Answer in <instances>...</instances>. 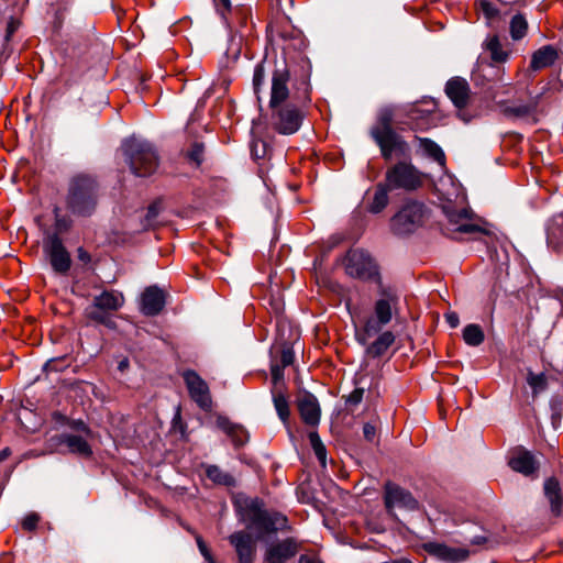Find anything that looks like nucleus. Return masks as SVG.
Wrapping results in <instances>:
<instances>
[{"label": "nucleus", "mask_w": 563, "mask_h": 563, "mask_svg": "<svg viewBox=\"0 0 563 563\" xmlns=\"http://www.w3.org/2000/svg\"><path fill=\"white\" fill-rule=\"evenodd\" d=\"M432 109H421L416 104L406 107L385 106L378 110L375 124L369 130V135L379 147L385 161L396 157H409L410 146L406 140L397 133L394 124L405 130H418L422 126L421 120L431 114Z\"/></svg>", "instance_id": "f257e3e1"}, {"label": "nucleus", "mask_w": 563, "mask_h": 563, "mask_svg": "<svg viewBox=\"0 0 563 563\" xmlns=\"http://www.w3.org/2000/svg\"><path fill=\"white\" fill-rule=\"evenodd\" d=\"M429 552L435 558L449 563L465 561L470 555V551L465 548L450 547L442 543H430Z\"/></svg>", "instance_id": "412c9836"}, {"label": "nucleus", "mask_w": 563, "mask_h": 563, "mask_svg": "<svg viewBox=\"0 0 563 563\" xmlns=\"http://www.w3.org/2000/svg\"><path fill=\"white\" fill-rule=\"evenodd\" d=\"M217 426L232 440L235 446L243 445L249 439L247 432L241 426L231 422L227 417L219 416Z\"/></svg>", "instance_id": "393cba45"}, {"label": "nucleus", "mask_w": 563, "mask_h": 563, "mask_svg": "<svg viewBox=\"0 0 563 563\" xmlns=\"http://www.w3.org/2000/svg\"><path fill=\"white\" fill-rule=\"evenodd\" d=\"M273 402L279 419L286 424L290 415L287 397L282 393H273Z\"/></svg>", "instance_id": "c9c22d12"}, {"label": "nucleus", "mask_w": 563, "mask_h": 563, "mask_svg": "<svg viewBox=\"0 0 563 563\" xmlns=\"http://www.w3.org/2000/svg\"><path fill=\"white\" fill-rule=\"evenodd\" d=\"M122 151L134 175L146 177L157 169L156 151L147 141L136 137L126 139L122 144Z\"/></svg>", "instance_id": "7ed1b4c3"}, {"label": "nucleus", "mask_w": 563, "mask_h": 563, "mask_svg": "<svg viewBox=\"0 0 563 563\" xmlns=\"http://www.w3.org/2000/svg\"><path fill=\"white\" fill-rule=\"evenodd\" d=\"M548 244L553 249H560L563 245V212L555 216L548 227Z\"/></svg>", "instance_id": "c85d7f7f"}, {"label": "nucleus", "mask_w": 563, "mask_h": 563, "mask_svg": "<svg viewBox=\"0 0 563 563\" xmlns=\"http://www.w3.org/2000/svg\"><path fill=\"white\" fill-rule=\"evenodd\" d=\"M13 32V27L11 25H9V34H11Z\"/></svg>", "instance_id": "0e129e2a"}, {"label": "nucleus", "mask_w": 563, "mask_h": 563, "mask_svg": "<svg viewBox=\"0 0 563 563\" xmlns=\"http://www.w3.org/2000/svg\"><path fill=\"white\" fill-rule=\"evenodd\" d=\"M384 501L389 514L394 508L418 509V501L411 493L390 482L385 485Z\"/></svg>", "instance_id": "4468645a"}, {"label": "nucleus", "mask_w": 563, "mask_h": 563, "mask_svg": "<svg viewBox=\"0 0 563 563\" xmlns=\"http://www.w3.org/2000/svg\"><path fill=\"white\" fill-rule=\"evenodd\" d=\"M284 368L285 367H283L279 364L272 365L271 373H272V378H273L275 384L283 378V376H284Z\"/></svg>", "instance_id": "3c124183"}, {"label": "nucleus", "mask_w": 563, "mask_h": 563, "mask_svg": "<svg viewBox=\"0 0 563 563\" xmlns=\"http://www.w3.org/2000/svg\"><path fill=\"white\" fill-rule=\"evenodd\" d=\"M217 11L221 14L223 19H227V13L231 12V1L230 0H213Z\"/></svg>", "instance_id": "a18cd8bd"}, {"label": "nucleus", "mask_w": 563, "mask_h": 563, "mask_svg": "<svg viewBox=\"0 0 563 563\" xmlns=\"http://www.w3.org/2000/svg\"><path fill=\"white\" fill-rule=\"evenodd\" d=\"M43 253L55 273L60 275L68 273L71 258L60 236L56 233H47L43 239Z\"/></svg>", "instance_id": "9b49d317"}, {"label": "nucleus", "mask_w": 563, "mask_h": 563, "mask_svg": "<svg viewBox=\"0 0 563 563\" xmlns=\"http://www.w3.org/2000/svg\"><path fill=\"white\" fill-rule=\"evenodd\" d=\"M183 377L190 398L199 408L209 411L212 407V400L208 384L195 371H186Z\"/></svg>", "instance_id": "ddd939ff"}, {"label": "nucleus", "mask_w": 563, "mask_h": 563, "mask_svg": "<svg viewBox=\"0 0 563 563\" xmlns=\"http://www.w3.org/2000/svg\"><path fill=\"white\" fill-rule=\"evenodd\" d=\"M235 13H241V15H242V22H244V21H245V19H246V11H245L244 9H238V10L235 11Z\"/></svg>", "instance_id": "680f3d73"}, {"label": "nucleus", "mask_w": 563, "mask_h": 563, "mask_svg": "<svg viewBox=\"0 0 563 563\" xmlns=\"http://www.w3.org/2000/svg\"><path fill=\"white\" fill-rule=\"evenodd\" d=\"M527 383L531 387L534 396L544 391L548 388V377L544 373L534 374L529 372L527 376Z\"/></svg>", "instance_id": "58836bf2"}, {"label": "nucleus", "mask_w": 563, "mask_h": 563, "mask_svg": "<svg viewBox=\"0 0 563 563\" xmlns=\"http://www.w3.org/2000/svg\"><path fill=\"white\" fill-rule=\"evenodd\" d=\"M445 92L457 108H463L468 100V82L461 77L452 78L446 82Z\"/></svg>", "instance_id": "5701e85b"}, {"label": "nucleus", "mask_w": 563, "mask_h": 563, "mask_svg": "<svg viewBox=\"0 0 563 563\" xmlns=\"http://www.w3.org/2000/svg\"><path fill=\"white\" fill-rule=\"evenodd\" d=\"M558 59V51L552 45H545L532 54L530 67L540 70L550 67Z\"/></svg>", "instance_id": "a878e982"}, {"label": "nucleus", "mask_w": 563, "mask_h": 563, "mask_svg": "<svg viewBox=\"0 0 563 563\" xmlns=\"http://www.w3.org/2000/svg\"><path fill=\"white\" fill-rule=\"evenodd\" d=\"M404 158L387 168L384 183L391 190L415 191L422 186L423 174L409 161L410 156Z\"/></svg>", "instance_id": "423d86ee"}, {"label": "nucleus", "mask_w": 563, "mask_h": 563, "mask_svg": "<svg viewBox=\"0 0 563 563\" xmlns=\"http://www.w3.org/2000/svg\"><path fill=\"white\" fill-rule=\"evenodd\" d=\"M310 445L322 467L327 464V449L323 445L318 432L311 431L308 435Z\"/></svg>", "instance_id": "4c0bfd02"}, {"label": "nucleus", "mask_w": 563, "mask_h": 563, "mask_svg": "<svg viewBox=\"0 0 563 563\" xmlns=\"http://www.w3.org/2000/svg\"><path fill=\"white\" fill-rule=\"evenodd\" d=\"M416 140L419 143V148L426 156L439 163L441 166H444L445 155L442 148L435 142L430 139L419 136H416Z\"/></svg>", "instance_id": "c756f323"}, {"label": "nucleus", "mask_w": 563, "mask_h": 563, "mask_svg": "<svg viewBox=\"0 0 563 563\" xmlns=\"http://www.w3.org/2000/svg\"><path fill=\"white\" fill-rule=\"evenodd\" d=\"M427 217L428 209L422 202L408 201L393 217V231L399 235L410 234L423 225Z\"/></svg>", "instance_id": "9d476101"}, {"label": "nucleus", "mask_w": 563, "mask_h": 563, "mask_svg": "<svg viewBox=\"0 0 563 563\" xmlns=\"http://www.w3.org/2000/svg\"><path fill=\"white\" fill-rule=\"evenodd\" d=\"M11 454V450L9 448H4L0 451V463L7 460Z\"/></svg>", "instance_id": "6e6d98bb"}, {"label": "nucleus", "mask_w": 563, "mask_h": 563, "mask_svg": "<svg viewBox=\"0 0 563 563\" xmlns=\"http://www.w3.org/2000/svg\"><path fill=\"white\" fill-rule=\"evenodd\" d=\"M290 79L289 71L286 67L276 68L272 76V88L269 107L287 104L290 96L288 82Z\"/></svg>", "instance_id": "dca6fc26"}, {"label": "nucleus", "mask_w": 563, "mask_h": 563, "mask_svg": "<svg viewBox=\"0 0 563 563\" xmlns=\"http://www.w3.org/2000/svg\"><path fill=\"white\" fill-rule=\"evenodd\" d=\"M38 520L40 517L36 514H29L24 517L22 521V527L24 530L32 531L36 528Z\"/></svg>", "instance_id": "c03bdc74"}, {"label": "nucleus", "mask_w": 563, "mask_h": 563, "mask_svg": "<svg viewBox=\"0 0 563 563\" xmlns=\"http://www.w3.org/2000/svg\"><path fill=\"white\" fill-rule=\"evenodd\" d=\"M509 466L515 472L521 473L525 476H531L538 472L539 462L531 452L519 449L510 457Z\"/></svg>", "instance_id": "6ab92c4d"}, {"label": "nucleus", "mask_w": 563, "mask_h": 563, "mask_svg": "<svg viewBox=\"0 0 563 563\" xmlns=\"http://www.w3.org/2000/svg\"><path fill=\"white\" fill-rule=\"evenodd\" d=\"M298 563H322L314 553H306L300 555Z\"/></svg>", "instance_id": "603ef678"}, {"label": "nucleus", "mask_w": 563, "mask_h": 563, "mask_svg": "<svg viewBox=\"0 0 563 563\" xmlns=\"http://www.w3.org/2000/svg\"><path fill=\"white\" fill-rule=\"evenodd\" d=\"M345 269L350 276L361 279H373L378 275L375 262L363 250H352L347 253Z\"/></svg>", "instance_id": "f8f14e48"}, {"label": "nucleus", "mask_w": 563, "mask_h": 563, "mask_svg": "<svg viewBox=\"0 0 563 563\" xmlns=\"http://www.w3.org/2000/svg\"><path fill=\"white\" fill-rule=\"evenodd\" d=\"M264 82H265V67H264L263 63H258L255 66L254 74H253V89H254V92L257 95L258 99H260L258 93H260L262 87L264 86Z\"/></svg>", "instance_id": "ea45409f"}, {"label": "nucleus", "mask_w": 563, "mask_h": 563, "mask_svg": "<svg viewBox=\"0 0 563 563\" xmlns=\"http://www.w3.org/2000/svg\"><path fill=\"white\" fill-rule=\"evenodd\" d=\"M483 10L487 15H494L497 13V10L493 8V5L489 2L484 1L482 3Z\"/></svg>", "instance_id": "5fc2aeb1"}, {"label": "nucleus", "mask_w": 563, "mask_h": 563, "mask_svg": "<svg viewBox=\"0 0 563 563\" xmlns=\"http://www.w3.org/2000/svg\"><path fill=\"white\" fill-rule=\"evenodd\" d=\"M124 303V297L117 290H104L95 296L92 303L85 309L86 317L108 328H113L114 322L109 313L119 310Z\"/></svg>", "instance_id": "1a4fd4ad"}, {"label": "nucleus", "mask_w": 563, "mask_h": 563, "mask_svg": "<svg viewBox=\"0 0 563 563\" xmlns=\"http://www.w3.org/2000/svg\"><path fill=\"white\" fill-rule=\"evenodd\" d=\"M463 339L466 344L477 346L484 341V332L477 324H467L463 330Z\"/></svg>", "instance_id": "f704fd0d"}, {"label": "nucleus", "mask_w": 563, "mask_h": 563, "mask_svg": "<svg viewBox=\"0 0 563 563\" xmlns=\"http://www.w3.org/2000/svg\"><path fill=\"white\" fill-rule=\"evenodd\" d=\"M79 426L81 427L82 430H87L86 426L84 424V422H79Z\"/></svg>", "instance_id": "e2e57ef3"}, {"label": "nucleus", "mask_w": 563, "mask_h": 563, "mask_svg": "<svg viewBox=\"0 0 563 563\" xmlns=\"http://www.w3.org/2000/svg\"><path fill=\"white\" fill-rule=\"evenodd\" d=\"M129 366V361L126 358L122 360L120 363H119V369L120 371H124L126 367Z\"/></svg>", "instance_id": "bf43d9fd"}, {"label": "nucleus", "mask_w": 563, "mask_h": 563, "mask_svg": "<svg viewBox=\"0 0 563 563\" xmlns=\"http://www.w3.org/2000/svg\"><path fill=\"white\" fill-rule=\"evenodd\" d=\"M363 434L367 441L373 442L375 439V435H376L375 426H373L371 423H365L363 427Z\"/></svg>", "instance_id": "8fccbe9b"}, {"label": "nucleus", "mask_w": 563, "mask_h": 563, "mask_svg": "<svg viewBox=\"0 0 563 563\" xmlns=\"http://www.w3.org/2000/svg\"><path fill=\"white\" fill-rule=\"evenodd\" d=\"M244 520L247 528L253 529L261 539L265 534L275 533L287 525V518L279 512H269L262 508L257 499L251 500L244 511Z\"/></svg>", "instance_id": "20e7f679"}, {"label": "nucleus", "mask_w": 563, "mask_h": 563, "mask_svg": "<svg viewBox=\"0 0 563 563\" xmlns=\"http://www.w3.org/2000/svg\"><path fill=\"white\" fill-rule=\"evenodd\" d=\"M395 342V335L390 331L380 333L374 342L364 344L366 354L373 358L384 355Z\"/></svg>", "instance_id": "cd10ccee"}, {"label": "nucleus", "mask_w": 563, "mask_h": 563, "mask_svg": "<svg viewBox=\"0 0 563 563\" xmlns=\"http://www.w3.org/2000/svg\"><path fill=\"white\" fill-rule=\"evenodd\" d=\"M99 185L87 174L75 175L68 184L66 205L78 217H90L98 205Z\"/></svg>", "instance_id": "f03ea898"}, {"label": "nucleus", "mask_w": 563, "mask_h": 563, "mask_svg": "<svg viewBox=\"0 0 563 563\" xmlns=\"http://www.w3.org/2000/svg\"><path fill=\"white\" fill-rule=\"evenodd\" d=\"M203 152L205 146L201 143H194L188 152V157L190 161L195 162L197 165H200L203 161Z\"/></svg>", "instance_id": "79ce46f5"}, {"label": "nucleus", "mask_w": 563, "mask_h": 563, "mask_svg": "<svg viewBox=\"0 0 563 563\" xmlns=\"http://www.w3.org/2000/svg\"><path fill=\"white\" fill-rule=\"evenodd\" d=\"M295 354L290 347H285L280 354V364L283 367H287L294 363Z\"/></svg>", "instance_id": "49530a36"}, {"label": "nucleus", "mask_w": 563, "mask_h": 563, "mask_svg": "<svg viewBox=\"0 0 563 563\" xmlns=\"http://www.w3.org/2000/svg\"><path fill=\"white\" fill-rule=\"evenodd\" d=\"M389 191H391V189L385 183H379L376 186L373 200L368 206V211L372 213H379L380 211H383L388 205Z\"/></svg>", "instance_id": "7c9ffc66"}, {"label": "nucleus", "mask_w": 563, "mask_h": 563, "mask_svg": "<svg viewBox=\"0 0 563 563\" xmlns=\"http://www.w3.org/2000/svg\"><path fill=\"white\" fill-rule=\"evenodd\" d=\"M301 543L295 538H286L267 545L265 561L268 563H285L296 556Z\"/></svg>", "instance_id": "2eb2a0df"}, {"label": "nucleus", "mask_w": 563, "mask_h": 563, "mask_svg": "<svg viewBox=\"0 0 563 563\" xmlns=\"http://www.w3.org/2000/svg\"><path fill=\"white\" fill-rule=\"evenodd\" d=\"M448 224L445 234L452 239H460L462 235H475L485 233V230L473 222V213L465 207H457L452 202L442 206Z\"/></svg>", "instance_id": "0eeeda50"}, {"label": "nucleus", "mask_w": 563, "mask_h": 563, "mask_svg": "<svg viewBox=\"0 0 563 563\" xmlns=\"http://www.w3.org/2000/svg\"><path fill=\"white\" fill-rule=\"evenodd\" d=\"M59 443L66 445L70 453L77 454L79 456L89 457L92 454L91 446L80 435L62 434Z\"/></svg>", "instance_id": "bb28decb"}, {"label": "nucleus", "mask_w": 563, "mask_h": 563, "mask_svg": "<svg viewBox=\"0 0 563 563\" xmlns=\"http://www.w3.org/2000/svg\"><path fill=\"white\" fill-rule=\"evenodd\" d=\"M78 253H79V258H80L81 261H85V262H86V261H89V260H90L89 254H88L87 252H85L82 249H79V250H78Z\"/></svg>", "instance_id": "13d9d810"}, {"label": "nucleus", "mask_w": 563, "mask_h": 563, "mask_svg": "<svg viewBox=\"0 0 563 563\" xmlns=\"http://www.w3.org/2000/svg\"><path fill=\"white\" fill-rule=\"evenodd\" d=\"M54 227L55 231L53 233H56L59 236L62 233H65L70 229L71 220L66 216L56 213Z\"/></svg>", "instance_id": "a19ab883"}, {"label": "nucleus", "mask_w": 563, "mask_h": 563, "mask_svg": "<svg viewBox=\"0 0 563 563\" xmlns=\"http://www.w3.org/2000/svg\"><path fill=\"white\" fill-rule=\"evenodd\" d=\"M197 544H198L200 553L206 559V561H208L209 563H216L208 547L206 545V543L203 542V540L200 537H197Z\"/></svg>", "instance_id": "09e8293b"}, {"label": "nucleus", "mask_w": 563, "mask_h": 563, "mask_svg": "<svg viewBox=\"0 0 563 563\" xmlns=\"http://www.w3.org/2000/svg\"><path fill=\"white\" fill-rule=\"evenodd\" d=\"M445 320L451 328H456L460 324V318L456 312L445 313Z\"/></svg>", "instance_id": "864d4df0"}, {"label": "nucleus", "mask_w": 563, "mask_h": 563, "mask_svg": "<svg viewBox=\"0 0 563 563\" xmlns=\"http://www.w3.org/2000/svg\"><path fill=\"white\" fill-rule=\"evenodd\" d=\"M485 541H486V539H485L484 537H476V538H474V539H473V541H472V542H473L474 544H482V543H484Z\"/></svg>", "instance_id": "052dcab7"}, {"label": "nucleus", "mask_w": 563, "mask_h": 563, "mask_svg": "<svg viewBox=\"0 0 563 563\" xmlns=\"http://www.w3.org/2000/svg\"><path fill=\"white\" fill-rule=\"evenodd\" d=\"M485 47L489 52L494 62L504 63L508 58V53L503 49L501 43L497 35L488 37L485 42Z\"/></svg>", "instance_id": "473e14b6"}, {"label": "nucleus", "mask_w": 563, "mask_h": 563, "mask_svg": "<svg viewBox=\"0 0 563 563\" xmlns=\"http://www.w3.org/2000/svg\"><path fill=\"white\" fill-rule=\"evenodd\" d=\"M543 494L550 505L553 516H560L563 510V492L555 477L547 478L543 484Z\"/></svg>", "instance_id": "4be33fe9"}, {"label": "nucleus", "mask_w": 563, "mask_h": 563, "mask_svg": "<svg viewBox=\"0 0 563 563\" xmlns=\"http://www.w3.org/2000/svg\"><path fill=\"white\" fill-rule=\"evenodd\" d=\"M161 211V202H153L148 206L146 214H145V227H153L155 223V219L157 218Z\"/></svg>", "instance_id": "37998d69"}, {"label": "nucleus", "mask_w": 563, "mask_h": 563, "mask_svg": "<svg viewBox=\"0 0 563 563\" xmlns=\"http://www.w3.org/2000/svg\"><path fill=\"white\" fill-rule=\"evenodd\" d=\"M363 395H364V389L363 388H355L346 398V404L349 405H353V406H356L358 405L362 399H363Z\"/></svg>", "instance_id": "de8ad7c7"}, {"label": "nucleus", "mask_w": 563, "mask_h": 563, "mask_svg": "<svg viewBox=\"0 0 563 563\" xmlns=\"http://www.w3.org/2000/svg\"><path fill=\"white\" fill-rule=\"evenodd\" d=\"M310 445L322 467L327 464V449L323 445L318 432L311 431L308 435Z\"/></svg>", "instance_id": "e433bc0d"}, {"label": "nucleus", "mask_w": 563, "mask_h": 563, "mask_svg": "<svg viewBox=\"0 0 563 563\" xmlns=\"http://www.w3.org/2000/svg\"><path fill=\"white\" fill-rule=\"evenodd\" d=\"M229 542L236 552L239 563H254L256 544L250 533L236 531L229 537Z\"/></svg>", "instance_id": "f3484780"}, {"label": "nucleus", "mask_w": 563, "mask_h": 563, "mask_svg": "<svg viewBox=\"0 0 563 563\" xmlns=\"http://www.w3.org/2000/svg\"><path fill=\"white\" fill-rule=\"evenodd\" d=\"M302 85L305 86L303 92H302V99L309 100V85L307 81H303Z\"/></svg>", "instance_id": "4d7b16f0"}, {"label": "nucleus", "mask_w": 563, "mask_h": 563, "mask_svg": "<svg viewBox=\"0 0 563 563\" xmlns=\"http://www.w3.org/2000/svg\"><path fill=\"white\" fill-rule=\"evenodd\" d=\"M298 411L302 421L308 426H317L320 421V406L318 399L309 393L298 398Z\"/></svg>", "instance_id": "a211bd4d"}, {"label": "nucleus", "mask_w": 563, "mask_h": 563, "mask_svg": "<svg viewBox=\"0 0 563 563\" xmlns=\"http://www.w3.org/2000/svg\"><path fill=\"white\" fill-rule=\"evenodd\" d=\"M540 96L534 97L528 103H519L514 106H508L504 109V113L507 117H512L517 119H526L531 122H537V108L539 103Z\"/></svg>", "instance_id": "b1692460"}, {"label": "nucleus", "mask_w": 563, "mask_h": 563, "mask_svg": "<svg viewBox=\"0 0 563 563\" xmlns=\"http://www.w3.org/2000/svg\"><path fill=\"white\" fill-rule=\"evenodd\" d=\"M165 305V295L156 286L147 287L142 294L141 310L145 316L158 314Z\"/></svg>", "instance_id": "aec40b11"}, {"label": "nucleus", "mask_w": 563, "mask_h": 563, "mask_svg": "<svg viewBox=\"0 0 563 563\" xmlns=\"http://www.w3.org/2000/svg\"><path fill=\"white\" fill-rule=\"evenodd\" d=\"M509 31L514 41H519L526 36L528 31V22L521 13H517L511 18Z\"/></svg>", "instance_id": "72a5a7b5"}, {"label": "nucleus", "mask_w": 563, "mask_h": 563, "mask_svg": "<svg viewBox=\"0 0 563 563\" xmlns=\"http://www.w3.org/2000/svg\"><path fill=\"white\" fill-rule=\"evenodd\" d=\"M396 305L397 297L389 291H383L382 298L375 302L374 314L367 318L363 330L356 332L357 342L366 344L371 338L378 334L383 327L390 322Z\"/></svg>", "instance_id": "39448f33"}, {"label": "nucleus", "mask_w": 563, "mask_h": 563, "mask_svg": "<svg viewBox=\"0 0 563 563\" xmlns=\"http://www.w3.org/2000/svg\"><path fill=\"white\" fill-rule=\"evenodd\" d=\"M206 475L217 485L227 487L235 486V478L231 474L222 471L218 465H207Z\"/></svg>", "instance_id": "2f4dec72"}, {"label": "nucleus", "mask_w": 563, "mask_h": 563, "mask_svg": "<svg viewBox=\"0 0 563 563\" xmlns=\"http://www.w3.org/2000/svg\"><path fill=\"white\" fill-rule=\"evenodd\" d=\"M268 124L282 135H291L299 131L305 119L303 110L295 103L269 107Z\"/></svg>", "instance_id": "6e6552de"}]
</instances>
